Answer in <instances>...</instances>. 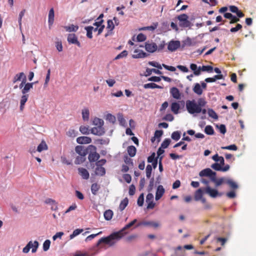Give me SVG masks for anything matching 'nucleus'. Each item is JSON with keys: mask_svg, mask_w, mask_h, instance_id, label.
I'll return each instance as SVG.
<instances>
[{"mask_svg": "<svg viewBox=\"0 0 256 256\" xmlns=\"http://www.w3.org/2000/svg\"><path fill=\"white\" fill-rule=\"evenodd\" d=\"M137 220L134 219L130 222L126 224L120 230L114 232L107 237L101 238L98 242L97 246L102 242L108 244L110 246H112L126 234V232H124L125 230L134 226Z\"/></svg>", "mask_w": 256, "mask_h": 256, "instance_id": "1", "label": "nucleus"}, {"mask_svg": "<svg viewBox=\"0 0 256 256\" xmlns=\"http://www.w3.org/2000/svg\"><path fill=\"white\" fill-rule=\"evenodd\" d=\"M186 106L188 112L191 114L196 116L201 112V108L198 106L194 100H186Z\"/></svg>", "mask_w": 256, "mask_h": 256, "instance_id": "2", "label": "nucleus"}, {"mask_svg": "<svg viewBox=\"0 0 256 256\" xmlns=\"http://www.w3.org/2000/svg\"><path fill=\"white\" fill-rule=\"evenodd\" d=\"M177 18L178 20V24L180 26L186 28H190L192 26V24L188 20V16L186 14H182L177 16Z\"/></svg>", "mask_w": 256, "mask_h": 256, "instance_id": "3", "label": "nucleus"}, {"mask_svg": "<svg viewBox=\"0 0 256 256\" xmlns=\"http://www.w3.org/2000/svg\"><path fill=\"white\" fill-rule=\"evenodd\" d=\"M88 159L90 162H96L100 158V154L96 152V147L92 145L88 146Z\"/></svg>", "mask_w": 256, "mask_h": 256, "instance_id": "4", "label": "nucleus"}, {"mask_svg": "<svg viewBox=\"0 0 256 256\" xmlns=\"http://www.w3.org/2000/svg\"><path fill=\"white\" fill-rule=\"evenodd\" d=\"M38 245V242L36 240H34V242L30 241L26 246L23 248L22 252L27 254L29 252L30 249L32 248V252L34 253L36 252Z\"/></svg>", "mask_w": 256, "mask_h": 256, "instance_id": "5", "label": "nucleus"}, {"mask_svg": "<svg viewBox=\"0 0 256 256\" xmlns=\"http://www.w3.org/2000/svg\"><path fill=\"white\" fill-rule=\"evenodd\" d=\"M146 50L150 53H153L158 50L157 44L152 41H148L145 43Z\"/></svg>", "mask_w": 256, "mask_h": 256, "instance_id": "6", "label": "nucleus"}, {"mask_svg": "<svg viewBox=\"0 0 256 256\" xmlns=\"http://www.w3.org/2000/svg\"><path fill=\"white\" fill-rule=\"evenodd\" d=\"M199 176L200 177L208 176L212 180V178L216 176V174L210 168H206L200 171L199 173Z\"/></svg>", "mask_w": 256, "mask_h": 256, "instance_id": "7", "label": "nucleus"}, {"mask_svg": "<svg viewBox=\"0 0 256 256\" xmlns=\"http://www.w3.org/2000/svg\"><path fill=\"white\" fill-rule=\"evenodd\" d=\"M142 226H152L154 228H158L160 226V224L158 222L154 221H142L138 222L136 226V227H138Z\"/></svg>", "mask_w": 256, "mask_h": 256, "instance_id": "8", "label": "nucleus"}, {"mask_svg": "<svg viewBox=\"0 0 256 256\" xmlns=\"http://www.w3.org/2000/svg\"><path fill=\"white\" fill-rule=\"evenodd\" d=\"M180 46V42L178 40H170L168 46V50L170 52H174Z\"/></svg>", "mask_w": 256, "mask_h": 256, "instance_id": "9", "label": "nucleus"}, {"mask_svg": "<svg viewBox=\"0 0 256 256\" xmlns=\"http://www.w3.org/2000/svg\"><path fill=\"white\" fill-rule=\"evenodd\" d=\"M69 44H76L78 47H81L80 43L78 42L76 36L74 34H69L67 38Z\"/></svg>", "mask_w": 256, "mask_h": 256, "instance_id": "10", "label": "nucleus"}, {"mask_svg": "<svg viewBox=\"0 0 256 256\" xmlns=\"http://www.w3.org/2000/svg\"><path fill=\"white\" fill-rule=\"evenodd\" d=\"M91 133L96 136H102L105 133V130L102 126H97L92 128L90 130Z\"/></svg>", "mask_w": 256, "mask_h": 256, "instance_id": "11", "label": "nucleus"}, {"mask_svg": "<svg viewBox=\"0 0 256 256\" xmlns=\"http://www.w3.org/2000/svg\"><path fill=\"white\" fill-rule=\"evenodd\" d=\"M76 152L80 156H86L88 153V148H85L84 146H78L75 148Z\"/></svg>", "mask_w": 256, "mask_h": 256, "instance_id": "12", "label": "nucleus"}, {"mask_svg": "<svg viewBox=\"0 0 256 256\" xmlns=\"http://www.w3.org/2000/svg\"><path fill=\"white\" fill-rule=\"evenodd\" d=\"M205 192L208 194L212 198H215L218 196H221L222 194H219L218 191L215 189L210 188L209 186L205 189Z\"/></svg>", "mask_w": 256, "mask_h": 256, "instance_id": "13", "label": "nucleus"}, {"mask_svg": "<svg viewBox=\"0 0 256 256\" xmlns=\"http://www.w3.org/2000/svg\"><path fill=\"white\" fill-rule=\"evenodd\" d=\"M45 204L50 206V209L52 210H57L58 209V203L52 198H48L44 201Z\"/></svg>", "mask_w": 256, "mask_h": 256, "instance_id": "14", "label": "nucleus"}, {"mask_svg": "<svg viewBox=\"0 0 256 256\" xmlns=\"http://www.w3.org/2000/svg\"><path fill=\"white\" fill-rule=\"evenodd\" d=\"M165 190L163 186L162 185H159L156 188L155 197L156 200H160Z\"/></svg>", "mask_w": 256, "mask_h": 256, "instance_id": "15", "label": "nucleus"}, {"mask_svg": "<svg viewBox=\"0 0 256 256\" xmlns=\"http://www.w3.org/2000/svg\"><path fill=\"white\" fill-rule=\"evenodd\" d=\"M170 95L175 99H180L181 95L178 89L176 87H172L170 90Z\"/></svg>", "mask_w": 256, "mask_h": 256, "instance_id": "16", "label": "nucleus"}, {"mask_svg": "<svg viewBox=\"0 0 256 256\" xmlns=\"http://www.w3.org/2000/svg\"><path fill=\"white\" fill-rule=\"evenodd\" d=\"M91 142V138L88 136H82L76 138V142L80 144H88L90 143Z\"/></svg>", "mask_w": 256, "mask_h": 256, "instance_id": "17", "label": "nucleus"}, {"mask_svg": "<svg viewBox=\"0 0 256 256\" xmlns=\"http://www.w3.org/2000/svg\"><path fill=\"white\" fill-rule=\"evenodd\" d=\"M134 52L136 54L132 55V58H144L148 56L146 52L142 50H135Z\"/></svg>", "mask_w": 256, "mask_h": 256, "instance_id": "18", "label": "nucleus"}, {"mask_svg": "<svg viewBox=\"0 0 256 256\" xmlns=\"http://www.w3.org/2000/svg\"><path fill=\"white\" fill-rule=\"evenodd\" d=\"M180 102H173L172 103L170 106V109L172 112L174 114H178L179 112V110L180 109Z\"/></svg>", "mask_w": 256, "mask_h": 256, "instance_id": "19", "label": "nucleus"}, {"mask_svg": "<svg viewBox=\"0 0 256 256\" xmlns=\"http://www.w3.org/2000/svg\"><path fill=\"white\" fill-rule=\"evenodd\" d=\"M228 178H221L219 179H216V176H213L212 178V181L215 184L216 186H220L223 182H226V180Z\"/></svg>", "mask_w": 256, "mask_h": 256, "instance_id": "20", "label": "nucleus"}, {"mask_svg": "<svg viewBox=\"0 0 256 256\" xmlns=\"http://www.w3.org/2000/svg\"><path fill=\"white\" fill-rule=\"evenodd\" d=\"M79 174L85 180L89 178L90 174L88 171L84 168H78Z\"/></svg>", "mask_w": 256, "mask_h": 256, "instance_id": "21", "label": "nucleus"}, {"mask_svg": "<svg viewBox=\"0 0 256 256\" xmlns=\"http://www.w3.org/2000/svg\"><path fill=\"white\" fill-rule=\"evenodd\" d=\"M54 10L53 8H52L50 9L49 12H48V23L49 26H52V24L54 23Z\"/></svg>", "mask_w": 256, "mask_h": 256, "instance_id": "22", "label": "nucleus"}, {"mask_svg": "<svg viewBox=\"0 0 256 256\" xmlns=\"http://www.w3.org/2000/svg\"><path fill=\"white\" fill-rule=\"evenodd\" d=\"M34 83V82H28L25 84V85L24 86V88L22 90V94H27L26 93L28 92L29 90L32 88ZM35 83H36V82Z\"/></svg>", "mask_w": 256, "mask_h": 256, "instance_id": "23", "label": "nucleus"}, {"mask_svg": "<svg viewBox=\"0 0 256 256\" xmlns=\"http://www.w3.org/2000/svg\"><path fill=\"white\" fill-rule=\"evenodd\" d=\"M95 174L98 176H103L106 174V170L102 166H96L95 169Z\"/></svg>", "mask_w": 256, "mask_h": 256, "instance_id": "24", "label": "nucleus"}, {"mask_svg": "<svg viewBox=\"0 0 256 256\" xmlns=\"http://www.w3.org/2000/svg\"><path fill=\"white\" fill-rule=\"evenodd\" d=\"M82 118L84 120L88 121L90 117V112L88 108H84L82 110Z\"/></svg>", "mask_w": 256, "mask_h": 256, "instance_id": "25", "label": "nucleus"}, {"mask_svg": "<svg viewBox=\"0 0 256 256\" xmlns=\"http://www.w3.org/2000/svg\"><path fill=\"white\" fill-rule=\"evenodd\" d=\"M28 98V94H23L21 97L20 101V110L22 111L24 109V106L27 102Z\"/></svg>", "mask_w": 256, "mask_h": 256, "instance_id": "26", "label": "nucleus"}, {"mask_svg": "<svg viewBox=\"0 0 256 256\" xmlns=\"http://www.w3.org/2000/svg\"><path fill=\"white\" fill-rule=\"evenodd\" d=\"M48 148L46 142L44 140H42L40 144L38 146L36 151L42 152L43 150H47Z\"/></svg>", "mask_w": 256, "mask_h": 256, "instance_id": "27", "label": "nucleus"}, {"mask_svg": "<svg viewBox=\"0 0 256 256\" xmlns=\"http://www.w3.org/2000/svg\"><path fill=\"white\" fill-rule=\"evenodd\" d=\"M23 78H26V76L23 72H20L19 74H16L13 78V82L15 83L18 81H20L21 80H23Z\"/></svg>", "mask_w": 256, "mask_h": 256, "instance_id": "28", "label": "nucleus"}, {"mask_svg": "<svg viewBox=\"0 0 256 256\" xmlns=\"http://www.w3.org/2000/svg\"><path fill=\"white\" fill-rule=\"evenodd\" d=\"M193 91L194 93L198 96L201 95L202 93V88L198 83H196L194 84V86L193 88Z\"/></svg>", "mask_w": 256, "mask_h": 256, "instance_id": "29", "label": "nucleus"}, {"mask_svg": "<svg viewBox=\"0 0 256 256\" xmlns=\"http://www.w3.org/2000/svg\"><path fill=\"white\" fill-rule=\"evenodd\" d=\"M128 152L130 157H133L136 155V149L133 146H128L127 148Z\"/></svg>", "mask_w": 256, "mask_h": 256, "instance_id": "30", "label": "nucleus"}, {"mask_svg": "<svg viewBox=\"0 0 256 256\" xmlns=\"http://www.w3.org/2000/svg\"><path fill=\"white\" fill-rule=\"evenodd\" d=\"M128 200L127 198H124L121 201L119 206V209L120 211H122L126 207L128 206Z\"/></svg>", "mask_w": 256, "mask_h": 256, "instance_id": "31", "label": "nucleus"}, {"mask_svg": "<svg viewBox=\"0 0 256 256\" xmlns=\"http://www.w3.org/2000/svg\"><path fill=\"white\" fill-rule=\"evenodd\" d=\"M226 183L230 186L232 189H236L238 188V184L234 182L232 179L227 178L226 181Z\"/></svg>", "mask_w": 256, "mask_h": 256, "instance_id": "32", "label": "nucleus"}, {"mask_svg": "<svg viewBox=\"0 0 256 256\" xmlns=\"http://www.w3.org/2000/svg\"><path fill=\"white\" fill-rule=\"evenodd\" d=\"M100 188V186L96 183L92 184L91 186V192L94 195H96Z\"/></svg>", "mask_w": 256, "mask_h": 256, "instance_id": "33", "label": "nucleus"}, {"mask_svg": "<svg viewBox=\"0 0 256 256\" xmlns=\"http://www.w3.org/2000/svg\"><path fill=\"white\" fill-rule=\"evenodd\" d=\"M104 218L107 220H110L112 218L113 212L110 210H106L104 214Z\"/></svg>", "mask_w": 256, "mask_h": 256, "instance_id": "34", "label": "nucleus"}, {"mask_svg": "<svg viewBox=\"0 0 256 256\" xmlns=\"http://www.w3.org/2000/svg\"><path fill=\"white\" fill-rule=\"evenodd\" d=\"M203 192L201 188L198 190L194 194V199L196 200H200L202 198Z\"/></svg>", "mask_w": 256, "mask_h": 256, "instance_id": "35", "label": "nucleus"}, {"mask_svg": "<svg viewBox=\"0 0 256 256\" xmlns=\"http://www.w3.org/2000/svg\"><path fill=\"white\" fill-rule=\"evenodd\" d=\"M154 72L157 74H162V72L159 70H156L155 68H147L146 70V72L147 73L146 76H150L152 73Z\"/></svg>", "mask_w": 256, "mask_h": 256, "instance_id": "36", "label": "nucleus"}, {"mask_svg": "<svg viewBox=\"0 0 256 256\" xmlns=\"http://www.w3.org/2000/svg\"><path fill=\"white\" fill-rule=\"evenodd\" d=\"M84 29L86 31V36L89 38H92V30L94 27L92 26H88L84 28Z\"/></svg>", "mask_w": 256, "mask_h": 256, "instance_id": "37", "label": "nucleus"}, {"mask_svg": "<svg viewBox=\"0 0 256 256\" xmlns=\"http://www.w3.org/2000/svg\"><path fill=\"white\" fill-rule=\"evenodd\" d=\"M65 29L67 32H76L78 29V26H74V24H71L70 26H65Z\"/></svg>", "mask_w": 256, "mask_h": 256, "instance_id": "38", "label": "nucleus"}, {"mask_svg": "<svg viewBox=\"0 0 256 256\" xmlns=\"http://www.w3.org/2000/svg\"><path fill=\"white\" fill-rule=\"evenodd\" d=\"M208 114L210 117L214 119H218V116L216 113L212 108H208Z\"/></svg>", "mask_w": 256, "mask_h": 256, "instance_id": "39", "label": "nucleus"}, {"mask_svg": "<svg viewBox=\"0 0 256 256\" xmlns=\"http://www.w3.org/2000/svg\"><path fill=\"white\" fill-rule=\"evenodd\" d=\"M118 120L120 122V124L123 126H126V121L125 119L124 118L123 115L122 114H118Z\"/></svg>", "mask_w": 256, "mask_h": 256, "instance_id": "40", "label": "nucleus"}, {"mask_svg": "<svg viewBox=\"0 0 256 256\" xmlns=\"http://www.w3.org/2000/svg\"><path fill=\"white\" fill-rule=\"evenodd\" d=\"M181 132L180 131H175L172 134L171 138L172 140L178 141L180 138Z\"/></svg>", "mask_w": 256, "mask_h": 256, "instance_id": "41", "label": "nucleus"}, {"mask_svg": "<svg viewBox=\"0 0 256 256\" xmlns=\"http://www.w3.org/2000/svg\"><path fill=\"white\" fill-rule=\"evenodd\" d=\"M204 132L208 135H212L214 134V130L212 126L208 125L205 127Z\"/></svg>", "mask_w": 256, "mask_h": 256, "instance_id": "42", "label": "nucleus"}, {"mask_svg": "<svg viewBox=\"0 0 256 256\" xmlns=\"http://www.w3.org/2000/svg\"><path fill=\"white\" fill-rule=\"evenodd\" d=\"M93 124L96 126H103L104 120L100 118H95L93 120Z\"/></svg>", "mask_w": 256, "mask_h": 256, "instance_id": "43", "label": "nucleus"}, {"mask_svg": "<svg viewBox=\"0 0 256 256\" xmlns=\"http://www.w3.org/2000/svg\"><path fill=\"white\" fill-rule=\"evenodd\" d=\"M83 232V229L78 228L74 230L72 234L70 236V240L73 239L74 237L78 236L81 232Z\"/></svg>", "mask_w": 256, "mask_h": 256, "instance_id": "44", "label": "nucleus"}, {"mask_svg": "<svg viewBox=\"0 0 256 256\" xmlns=\"http://www.w3.org/2000/svg\"><path fill=\"white\" fill-rule=\"evenodd\" d=\"M90 130L88 126H82L80 128V131L84 134H88L90 133Z\"/></svg>", "mask_w": 256, "mask_h": 256, "instance_id": "45", "label": "nucleus"}, {"mask_svg": "<svg viewBox=\"0 0 256 256\" xmlns=\"http://www.w3.org/2000/svg\"><path fill=\"white\" fill-rule=\"evenodd\" d=\"M86 156H78L76 158V160L74 161V163L76 164H80L83 162H84L86 160Z\"/></svg>", "mask_w": 256, "mask_h": 256, "instance_id": "46", "label": "nucleus"}, {"mask_svg": "<svg viewBox=\"0 0 256 256\" xmlns=\"http://www.w3.org/2000/svg\"><path fill=\"white\" fill-rule=\"evenodd\" d=\"M192 39L190 38H187L184 40L182 42L183 44L182 46V47L184 48L185 46H192Z\"/></svg>", "mask_w": 256, "mask_h": 256, "instance_id": "47", "label": "nucleus"}, {"mask_svg": "<svg viewBox=\"0 0 256 256\" xmlns=\"http://www.w3.org/2000/svg\"><path fill=\"white\" fill-rule=\"evenodd\" d=\"M50 69L49 68L48 70L45 79V82L44 84V88H46L48 86V83L50 80Z\"/></svg>", "mask_w": 256, "mask_h": 256, "instance_id": "48", "label": "nucleus"}, {"mask_svg": "<svg viewBox=\"0 0 256 256\" xmlns=\"http://www.w3.org/2000/svg\"><path fill=\"white\" fill-rule=\"evenodd\" d=\"M170 142L171 140L170 138H166L162 143L160 147L163 148H166L170 145Z\"/></svg>", "mask_w": 256, "mask_h": 256, "instance_id": "49", "label": "nucleus"}, {"mask_svg": "<svg viewBox=\"0 0 256 256\" xmlns=\"http://www.w3.org/2000/svg\"><path fill=\"white\" fill-rule=\"evenodd\" d=\"M50 241L49 240H46L43 244V250L44 252L47 251L50 246Z\"/></svg>", "mask_w": 256, "mask_h": 256, "instance_id": "50", "label": "nucleus"}, {"mask_svg": "<svg viewBox=\"0 0 256 256\" xmlns=\"http://www.w3.org/2000/svg\"><path fill=\"white\" fill-rule=\"evenodd\" d=\"M107 24H108L106 28L110 30H113L114 28V25L113 20H108L107 22Z\"/></svg>", "mask_w": 256, "mask_h": 256, "instance_id": "51", "label": "nucleus"}, {"mask_svg": "<svg viewBox=\"0 0 256 256\" xmlns=\"http://www.w3.org/2000/svg\"><path fill=\"white\" fill-rule=\"evenodd\" d=\"M196 102L198 106L200 108H202L206 104V101L203 98H198Z\"/></svg>", "mask_w": 256, "mask_h": 256, "instance_id": "52", "label": "nucleus"}, {"mask_svg": "<svg viewBox=\"0 0 256 256\" xmlns=\"http://www.w3.org/2000/svg\"><path fill=\"white\" fill-rule=\"evenodd\" d=\"M128 55V52L126 50H123L122 52H121L120 54H119L116 58L115 60H118L120 58H125Z\"/></svg>", "mask_w": 256, "mask_h": 256, "instance_id": "53", "label": "nucleus"}, {"mask_svg": "<svg viewBox=\"0 0 256 256\" xmlns=\"http://www.w3.org/2000/svg\"><path fill=\"white\" fill-rule=\"evenodd\" d=\"M78 132L74 129H70L67 132V135L70 137L74 138L77 136Z\"/></svg>", "mask_w": 256, "mask_h": 256, "instance_id": "54", "label": "nucleus"}, {"mask_svg": "<svg viewBox=\"0 0 256 256\" xmlns=\"http://www.w3.org/2000/svg\"><path fill=\"white\" fill-rule=\"evenodd\" d=\"M144 202V194H142L138 199L137 204L138 206H143Z\"/></svg>", "mask_w": 256, "mask_h": 256, "instance_id": "55", "label": "nucleus"}, {"mask_svg": "<svg viewBox=\"0 0 256 256\" xmlns=\"http://www.w3.org/2000/svg\"><path fill=\"white\" fill-rule=\"evenodd\" d=\"M148 64L150 66H152L154 67H156L158 68V69H162V65H160V64H158V62H154V61H150L148 62Z\"/></svg>", "mask_w": 256, "mask_h": 256, "instance_id": "56", "label": "nucleus"}, {"mask_svg": "<svg viewBox=\"0 0 256 256\" xmlns=\"http://www.w3.org/2000/svg\"><path fill=\"white\" fill-rule=\"evenodd\" d=\"M222 148L224 149V150H236L238 149V148L236 145L234 144H231V145L226 146H222Z\"/></svg>", "mask_w": 256, "mask_h": 256, "instance_id": "57", "label": "nucleus"}, {"mask_svg": "<svg viewBox=\"0 0 256 256\" xmlns=\"http://www.w3.org/2000/svg\"><path fill=\"white\" fill-rule=\"evenodd\" d=\"M152 171V166L150 164H148L146 167V176L148 178H150L151 176Z\"/></svg>", "mask_w": 256, "mask_h": 256, "instance_id": "58", "label": "nucleus"}, {"mask_svg": "<svg viewBox=\"0 0 256 256\" xmlns=\"http://www.w3.org/2000/svg\"><path fill=\"white\" fill-rule=\"evenodd\" d=\"M146 38V36L142 33L139 34L137 36V40L139 42H144Z\"/></svg>", "mask_w": 256, "mask_h": 256, "instance_id": "59", "label": "nucleus"}, {"mask_svg": "<svg viewBox=\"0 0 256 256\" xmlns=\"http://www.w3.org/2000/svg\"><path fill=\"white\" fill-rule=\"evenodd\" d=\"M202 71L208 72H212L213 68L210 66H203L201 67Z\"/></svg>", "mask_w": 256, "mask_h": 256, "instance_id": "60", "label": "nucleus"}, {"mask_svg": "<svg viewBox=\"0 0 256 256\" xmlns=\"http://www.w3.org/2000/svg\"><path fill=\"white\" fill-rule=\"evenodd\" d=\"M25 12H26V10H23L19 14L18 22V24H19L20 28H21V26H22V18L24 16Z\"/></svg>", "mask_w": 256, "mask_h": 256, "instance_id": "61", "label": "nucleus"}, {"mask_svg": "<svg viewBox=\"0 0 256 256\" xmlns=\"http://www.w3.org/2000/svg\"><path fill=\"white\" fill-rule=\"evenodd\" d=\"M211 168L214 170L218 171H221L222 170V166H220V164H219L218 162L213 164L211 166Z\"/></svg>", "mask_w": 256, "mask_h": 256, "instance_id": "62", "label": "nucleus"}, {"mask_svg": "<svg viewBox=\"0 0 256 256\" xmlns=\"http://www.w3.org/2000/svg\"><path fill=\"white\" fill-rule=\"evenodd\" d=\"M157 86V84L155 83H148L144 85V88L146 89L147 88H156Z\"/></svg>", "mask_w": 256, "mask_h": 256, "instance_id": "63", "label": "nucleus"}, {"mask_svg": "<svg viewBox=\"0 0 256 256\" xmlns=\"http://www.w3.org/2000/svg\"><path fill=\"white\" fill-rule=\"evenodd\" d=\"M106 120L109 122L114 123L116 121V117L110 114H108L106 115Z\"/></svg>", "mask_w": 256, "mask_h": 256, "instance_id": "64", "label": "nucleus"}]
</instances>
